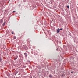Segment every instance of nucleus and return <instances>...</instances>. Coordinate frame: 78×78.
I'll use <instances>...</instances> for the list:
<instances>
[{
	"label": "nucleus",
	"mask_w": 78,
	"mask_h": 78,
	"mask_svg": "<svg viewBox=\"0 0 78 78\" xmlns=\"http://www.w3.org/2000/svg\"><path fill=\"white\" fill-rule=\"evenodd\" d=\"M52 75H49V77H50V78H52Z\"/></svg>",
	"instance_id": "423d86ee"
},
{
	"label": "nucleus",
	"mask_w": 78,
	"mask_h": 78,
	"mask_svg": "<svg viewBox=\"0 0 78 78\" xmlns=\"http://www.w3.org/2000/svg\"><path fill=\"white\" fill-rule=\"evenodd\" d=\"M57 50H58V49H57Z\"/></svg>",
	"instance_id": "2eb2a0df"
},
{
	"label": "nucleus",
	"mask_w": 78,
	"mask_h": 78,
	"mask_svg": "<svg viewBox=\"0 0 78 78\" xmlns=\"http://www.w3.org/2000/svg\"><path fill=\"white\" fill-rule=\"evenodd\" d=\"M16 59H17V58H14V60H16Z\"/></svg>",
	"instance_id": "1a4fd4ad"
},
{
	"label": "nucleus",
	"mask_w": 78,
	"mask_h": 78,
	"mask_svg": "<svg viewBox=\"0 0 78 78\" xmlns=\"http://www.w3.org/2000/svg\"><path fill=\"white\" fill-rule=\"evenodd\" d=\"M34 55H37V54H36V53H34Z\"/></svg>",
	"instance_id": "0eeeda50"
},
{
	"label": "nucleus",
	"mask_w": 78,
	"mask_h": 78,
	"mask_svg": "<svg viewBox=\"0 0 78 78\" xmlns=\"http://www.w3.org/2000/svg\"><path fill=\"white\" fill-rule=\"evenodd\" d=\"M24 55H25V57H27V53H24Z\"/></svg>",
	"instance_id": "20e7f679"
},
{
	"label": "nucleus",
	"mask_w": 78,
	"mask_h": 78,
	"mask_svg": "<svg viewBox=\"0 0 78 78\" xmlns=\"http://www.w3.org/2000/svg\"><path fill=\"white\" fill-rule=\"evenodd\" d=\"M12 34H14V33H13L12 32Z\"/></svg>",
	"instance_id": "ddd939ff"
},
{
	"label": "nucleus",
	"mask_w": 78,
	"mask_h": 78,
	"mask_svg": "<svg viewBox=\"0 0 78 78\" xmlns=\"http://www.w3.org/2000/svg\"><path fill=\"white\" fill-rule=\"evenodd\" d=\"M3 23V20H1L0 21V23Z\"/></svg>",
	"instance_id": "7ed1b4c3"
},
{
	"label": "nucleus",
	"mask_w": 78,
	"mask_h": 78,
	"mask_svg": "<svg viewBox=\"0 0 78 78\" xmlns=\"http://www.w3.org/2000/svg\"><path fill=\"white\" fill-rule=\"evenodd\" d=\"M14 12H16V11H13V13H14Z\"/></svg>",
	"instance_id": "f8f14e48"
},
{
	"label": "nucleus",
	"mask_w": 78,
	"mask_h": 78,
	"mask_svg": "<svg viewBox=\"0 0 78 78\" xmlns=\"http://www.w3.org/2000/svg\"><path fill=\"white\" fill-rule=\"evenodd\" d=\"M67 8H69V6H67Z\"/></svg>",
	"instance_id": "9b49d317"
},
{
	"label": "nucleus",
	"mask_w": 78,
	"mask_h": 78,
	"mask_svg": "<svg viewBox=\"0 0 78 78\" xmlns=\"http://www.w3.org/2000/svg\"><path fill=\"white\" fill-rule=\"evenodd\" d=\"M71 73H73V71H72V72H71Z\"/></svg>",
	"instance_id": "4468645a"
},
{
	"label": "nucleus",
	"mask_w": 78,
	"mask_h": 78,
	"mask_svg": "<svg viewBox=\"0 0 78 78\" xmlns=\"http://www.w3.org/2000/svg\"><path fill=\"white\" fill-rule=\"evenodd\" d=\"M2 61V58H1V57H0V62Z\"/></svg>",
	"instance_id": "6e6552de"
},
{
	"label": "nucleus",
	"mask_w": 78,
	"mask_h": 78,
	"mask_svg": "<svg viewBox=\"0 0 78 78\" xmlns=\"http://www.w3.org/2000/svg\"><path fill=\"white\" fill-rule=\"evenodd\" d=\"M63 30L62 28H61V29H60V30Z\"/></svg>",
	"instance_id": "9d476101"
},
{
	"label": "nucleus",
	"mask_w": 78,
	"mask_h": 78,
	"mask_svg": "<svg viewBox=\"0 0 78 78\" xmlns=\"http://www.w3.org/2000/svg\"><path fill=\"white\" fill-rule=\"evenodd\" d=\"M57 33H59V32L60 31V30L58 29L57 30Z\"/></svg>",
	"instance_id": "f03ea898"
},
{
	"label": "nucleus",
	"mask_w": 78,
	"mask_h": 78,
	"mask_svg": "<svg viewBox=\"0 0 78 78\" xmlns=\"http://www.w3.org/2000/svg\"><path fill=\"white\" fill-rule=\"evenodd\" d=\"M6 22L5 21L4 22L3 24H2V26H5V25L6 24Z\"/></svg>",
	"instance_id": "f257e3e1"
},
{
	"label": "nucleus",
	"mask_w": 78,
	"mask_h": 78,
	"mask_svg": "<svg viewBox=\"0 0 78 78\" xmlns=\"http://www.w3.org/2000/svg\"><path fill=\"white\" fill-rule=\"evenodd\" d=\"M13 39H16V36H14V37H13Z\"/></svg>",
	"instance_id": "39448f33"
}]
</instances>
